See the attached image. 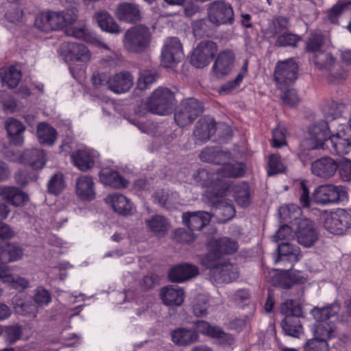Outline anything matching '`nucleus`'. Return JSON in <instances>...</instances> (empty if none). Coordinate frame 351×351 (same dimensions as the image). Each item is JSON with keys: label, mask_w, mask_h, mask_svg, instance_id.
Returning <instances> with one entry per match:
<instances>
[{"label": "nucleus", "mask_w": 351, "mask_h": 351, "mask_svg": "<svg viewBox=\"0 0 351 351\" xmlns=\"http://www.w3.org/2000/svg\"><path fill=\"white\" fill-rule=\"evenodd\" d=\"M60 56L69 64V71L73 77L80 80L85 75L84 64L91 59V53L84 45L64 42L60 48Z\"/></svg>", "instance_id": "nucleus-1"}, {"label": "nucleus", "mask_w": 351, "mask_h": 351, "mask_svg": "<svg viewBox=\"0 0 351 351\" xmlns=\"http://www.w3.org/2000/svg\"><path fill=\"white\" fill-rule=\"evenodd\" d=\"M341 304L338 301L323 308L314 307L311 313L315 322L312 326L313 337L328 341L335 336V325L329 319L340 311Z\"/></svg>", "instance_id": "nucleus-2"}, {"label": "nucleus", "mask_w": 351, "mask_h": 351, "mask_svg": "<svg viewBox=\"0 0 351 351\" xmlns=\"http://www.w3.org/2000/svg\"><path fill=\"white\" fill-rule=\"evenodd\" d=\"M77 18V10L74 8L62 12L45 11L36 16L34 25L38 29L48 32L64 28L75 21Z\"/></svg>", "instance_id": "nucleus-3"}, {"label": "nucleus", "mask_w": 351, "mask_h": 351, "mask_svg": "<svg viewBox=\"0 0 351 351\" xmlns=\"http://www.w3.org/2000/svg\"><path fill=\"white\" fill-rule=\"evenodd\" d=\"M313 62L331 82L339 83L348 77V71L328 51H322L314 55Z\"/></svg>", "instance_id": "nucleus-4"}, {"label": "nucleus", "mask_w": 351, "mask_h": 351, "mask_svg": "<svg viewBox=\"0 0 351 351\" xmlns=\"http://www.w3.org/2000/svg\"><path fill=\"white\" fill-rule=\"evenodd\" d=\"M313 62L331 82L339 83L348 77V71L328 51H322L314 55Z\"/></svg>", "instance_id": "nucleus-5"}, {"label": "nucleus", "mask_w": 351, "mask_h": 351, "mask_svg": "<svg viewBox=\"0 0 351 351\" xmlns=\"http://www.w3.org/2000/svg\"><path fill=\"white\" fill-rule=\"evenodd\" d=\"M175 105L174 93L168 88L158 87L147 99L145 108L151 113L164 116L169 114Z\"/></svg>", "instance_id": "nucleus-6"}, {"label": "nucleus", "mask_w": 351, "mask_h": 351, "mask_svg": "<svg viewBox=\"0 0 351 351\" xmlns=\"http://www.w3.org/2000/svg\"><path fill=\"white\" fill-rule=\"evenodd\" d=\"M195 181L206 188V196L213 201L216 197L227 192L229 185L223 180L219 178L217 171L210 173L205 169H199L193 175Z\"/></svg>", "instance_id": "nucleus-7"}, {"label": "nucleus", "mask_w": 351, "mask_h": 351, "mask_svg": "<svg viewBox=\"0 0 351 351\" xmlns=\"http://www.w3.org/2000/svg\"><path fill=\"white\" fill-rule=\"evenodd\" d=\"M151 34L147 27L143 25H135L128 29L124 35V47L131 52L144 51L150 43Z\"/></svg>", "instance_id": "nucleus-8"}, {"label": "nucleus", "mask_w": 351, "mask_h": 351, "mask_svg": "<svg viewBox=\"0 0 351 351\" xmlns=\"http://www.w3.org/2000/svg\"><path fill=\"white\" fill-rule=\"evenodd\" d=\"M239 248L238 243L228 237L212 239L208 243V253L201 258L203 266L212 265L210 259H219L224 254L234 253Z\"/></svg>", "instance_id": "nucleus-9"}, {"label": "nucleus", "mask_w": 351, "mask_h": 351, "mask_svg": "<svg viewBox=\"0 0 351 351\" xmlns=\"http://www.w3.org/2000/svg\"><path fill=\"white\" fill-rule=\"evenodd\" d=\"M330 133L328 122L324 120L315 122L308 127V136L302 141V146L308 151L322 148Z\"/></svg>", "instance_id": "nucleus-10"}, {"label": "nucleus", "mask_w": 351, "mask_h": 351, "mask_svg": "<svg viewBox=\"0 0 351 351\" xmlns=\"http://www.w3.org/2000/svg\"><path fill=\"white\" fill-rule=\"evenodd\" d=\"M322 218L324 228L333 234H342L351 226V217L343 209L326 212L323 213Z\"/></svg>", "instance_id": "nucleus-11"}, {"label": "nucleus", "mask_w": 351, "mask_h": 351, "mask_svg": "<svg viewBox=\"0 0 351 351\" xmlns=\"http://www.w3.org/2000/svg\"><path fill=\"white\" fill-rule=\"evenodd\" d=\"M203 112L202 104L196 99L183 100L174 114V120L180 127L192 123Z\"/></svg>", "instance_id": "nucleus-12"}, {"label": "nucleus", "mask_w": 351, "mask_h": 351, "mask_svg": "<svg viewBox=\"0 0 351 351\" xmlns=\"http://www.w3.org/2000/svg\"><path fill=\"white\" fill-rule=\"evenodd\" d=\"M347 193L342 186L331 184L317 186L313 191L312 199L319 205H330L339 202Z\"/></svg>", "instance_id": "nucleus-13"}, {"label": "nucleus", "mask_w": 351, "mask_h": 351, "mask_svg": "<svg viewBox=\"0 0 351 351\" xmlns=\"http://www.w3.org/2000/svg\"><path fill=\"white\" fill-rule=\"evenodd\" d=\"M298 66L293 59L278 62L275 68L274 80L278 88L285 89L292 85L298 77Z\"/></svg>", "instance_id": "nucleus-14"}, {"label": "nucleus", "mask_w": 351, "mask_h": 351, "mask_svg": "<svg viewBox=\"0 0 351 351\" xmlns=\"http://www.w3.org/2000/svg\"><path fill=\"white\" fill-rule=\"evenodd\" d=\"M217 52V45L212 40L199 42L191 53V64L197 69L207 66Z\"/></svg>", "instance_id": "nucleus-15"}, {"label": "nucleus", "mask_w": 351, "mask_h": 351, "mask_svg": "<svg viewBox=\"0 0 351 351\" xmlns=\"http://www.w3.org/2000/svg\"><path fill=\"white\" fill-rule=\"evenodd\" d=\"M184 57L182 45L176 37H168L164 40L161 52V63L165 67H173Z\"/></svg>", "instance_id": "nucleus-16"}, {"label": "nucleus", "mask_w": 351, "mask_h": 351, "mask_svg": "<svg viewBox=\"0 0 351 351\" xmlns=\"http://www.w3.org/2000/svg\"><path fill=\"white\" fill-rule=\"evenodd\" d=\"M212 265L204 266L210 269V276L217 283H229L239 277L237 265L228 262L218 263L219 259H210Z\"/></svg>", "instance_id": "nucleus-17"}, {"label": "nucleus", "mask_w": 351, "mask_h": 351, "mask_svg": "<svg viewBox=\"0 0 351 351\" xmlns=\"http://www.w3.org/2000/svg\"><path fill=\"white\" fill-rule=\"evenodd\" d=\"M208 13L210 22L217 25L231 24L234 21V12L231 5L223 0L210 3Z\"/></svg>", "instance_id": "nucleus-18"}, {"label": "nucleus", "mask_w": 351, "mask_h": 351, "mask_svg": "<svg viewBox=\"0 0 351 351\" xmlns=\"http://www.w3.org/2000/svg\"><path fill=\"white\" fill-rule=\"evenodd\" d=\"M330 145V152L339 155L347 154L351 151V128H342L331 134L327 141Z\"/></svg>", "instance_id": "nucleus-19"}, {"label": "nucleus", "mask_w": 351, "mask_h": 351, "mask_svg": "<svg viewBox=\"0 0 351 351\" xmlns=\"http://www.w3.org/2000/svg\"><path fill=\"white\" fill-rule=\"evenodd\" d=\"M295 235L298 242L305 247L313 246L319 239V232L314 223L307 219L299 222Z\"/></svg>", "instance_id": "nucleus-20"}, {"label": "nucleus", "mask_w": 351, "mask_h": 351, "mask_svg": "<svg viewBox=\"0 0 351 351\" xmlns=\"http://www.w3.org/2000/svg\"><path fill=\"white\" fill-rule=\"evenodd\" d=\"M117 18L128 23H135L143 18L142 10L139 5L132 2H122L117 5L115 12Z\"/></svg>", "instance_id": "nucleus-21"}, {"label": "nucleus", "mask_w": 351, "mask_h": 351, "mask_svg": "<svg viewBox=\"0 0 351 351\" xmlns=\"http://www.w3.org/2000/svg\"><path fill=\"white\" fill-rule=\"evenodd\" d=\"M133 84L134 77L130 72L126 71L117 73L107 81L108 88L117 94L129 91Z\"/></svg>", "instance_id": "nucleus-22"}, {"label": "nucleus", "mask_w": 351, "mask_h": 351, "mask_svg": "<svg viewBox=\"0 0 351 351\" xmlns=\"http://www.w3.org/2000/svg\"><path fill=\"white\" fill-rule=\"evenodd\" d=\"M338 163L329 156L322 157L311 163V172L313 175L327 180L335 174Z\"/></svg>", "instance_id": "nucleus-23"}, {"label": "nucleus", "mask_w": 351, "mask_h": 351, "mask_svg": "<svg viewBox=\"0 0 351 351\" xmlns=\"http://www.w3.org/2000/svg\"><path fill=\"white\" fill-rule=\"evenodd\" d=\"M216 132V123L213 119L201 118L195 126L193 136L195 144H202L210 139Z\"/></svg>", "instance_id": "nucleus-24"}, {"label": "nucleus", "mask_w": 351, "mask_h": 351, "mask_svg": "<svg viewBox=\"0 0 351 351\" xmlns=\"http://www.w3.org/2000/svg\"><path fill=\"white\" fill-rule=\"evenodd\" d=\"M97 152L89 148L79 149L71 155L73 165L82 171H86L93 167Z\"/></svg>", "instance_id": "nucleus-25"}, {"label": "nucleus", "mask_w": 351, "mask_h": 351, "mask_svg": "<svg viewBox=\"0 0 351 351\" xmlns=\"http://www.w3.org/2000/svg\"><path fill=\"white\" fill-rule=\"evenodd\" d=\"M277 252L278 256L275 260L276 264L288 263L292 266L301 258L300 247L287 241L278 245Z\"/></svg>", "instance_id": "nucleus-26"}, {"label": "nucleus", "mask_w": 351, "mask_h": 351, "mask_svg": "<svg viewBox=\"0 0 351 351\" xmlns=\"http://www.w3.org/2000/svg\"><path fill=\"white\" fill-rule=\"evenodd\" d=\"M182 217L183 223L191 230H202L211 219L210 214L205 211L186 212Z\"/></svg>", "instance_id": "nucleus-27"}, {"label": "nucleus", "mask_w": 351, "mask_h": 351, "mask_svg": "<svg viewBox=\"0 0 351 351\" xmlns=\"http://www.w3.org/2000/svg\"><path fill=\"white\" fill-rule=\"evenodd\" d=\"M234 61V55L231 50L226 49L221 51L213 66V70L217 77L228 75L232 70Z\"/></svg>", "instance_id": "nucleus-28"}, {"label": "nucleus", "mask_w": 351, "mask_h": 351, "mask_svg": "<svg viewBox=\"0 0 351 351\" xmlns=\"http://www.w3.org/2000/svg\"><path fill=\"white\" fill-rule=\"evenodd\" d=\"M199 274L198 268L191 264L183 263L172 267L169 271L171 282H182L195 277Z\"/></svg>", "instance_id": "nucleus-29"}, {"label": "nucleus", "mask_w": 351, "mask_h": 351, "mask_svg": "<svg viewBox=\"0 0 351 351\" xmlns=\"http://www.w3.org/2000/svg\"><path fill=\"white\" fill-rule=\"evenodd\" d=\"M160 298L167 306H180L184 302V290L178 285H169L160 290Z\"/></svg>", "instance_id": "nucleus-30"}, {"label": "nucleus", "mask_w": 351, "mask_h": 351, "mask_svg": "<svg viewBox=\"0 0 351 351\" xmlns=\"http://www.w3.org/2000/svg\"><path fill=\"white\" fill-rule=\"evenodd\" d=\"M105 201L119 215H128L132 213V203L122 194H109L105 198Z\"/></svg>", "instance_id": "nucleus-31"}, {"label": "nucleus", "mask_w": 351, "mask_h": 351, "mask_svg": "<svg viewBox=\"0 0 351 351\" xmlns=\"http://www.w3.org/2000/svg\"><path fill=\"white\" fill-rule=\"evenodd\" d=\"M93 178L88 176H81L76 179L75 192L84 200L90 201L95 197Z\"/></svg>", "instance_id": "nucleus-32"}, {"label": "nucleus", "mask_w": 351, "mask_h": 351, "mask_svg": "<svg viewBox=\"0 0 351 351\" xmlns=\"http://www.w3.org/2000/svg\"><path fill=\"white\" fill-rule=\"evenodd\" d=\"M172 341L180 346H187L197 342L199 339V335L195 330L178 328L171 333Z\"/></svg>", "instance_id": "nucleus-33"}, {"label": "nucleus", "mask_w": 351, "mask_h": 351, "mask_svg": "<svg viewBox=\"0 0 351 351\" xmlns=\"http://www.w3.org/2000/svg\"><path fill=\"white\" fill-rule=\"evenodd\" d=\"M5 128L12 144L14 145L23 144V134L25 127L22 122L14 118H8L5 122Z\"/></svg>", "instance_id": "nucleus-34"}, {"label": "nucleus", "mask_w": 351, "mask_h": 351, "mask_svg": "<svg viewBox=\"0 0 351 351\" xmlns=\"http://www.w3.org/2000/svg\"><path fill=\"white\" fill-rule=\"evenodd\" d=\"M0 196L5 202L14 206H22L27 199V195L16 186H3L0 189Z\"/></svg>", "instance_id": "nucleus-35"}, {"label": "nucleus", "mask_w": 351, "mask_h": 351, "mask_svg": "<svg viewBox=\"0 0 351 351\" xmlns=\"http://www.w3.org/2000/svg\"><path fill=\"white\" fill-rule=\"evenodd\" d=\"M226 192L221 195L216 197L215 199H208L210 203L215 208L217 215L221 216L222 221H227L232 219L235 214V209L231 202H227L224 199Z\"/></svg>", "instance_id": "nucleus-36"}, {"label": "nucleus", "mask_w": 351, "mask_h": 351, "mask_svg": "<svg viewBox=\"0 0 351 351\" xmlns=\"http://www.w3.org/2000/svg\"><path fill=\"white\" fill-rule=\"evenodd\" d=\"M94 19L104 32L115 34H120L122 32L120 26L107 11L100 10L97 12L94 15Z\"/></svg>", "instance_id": "nucleus-37"}, {"label": "nucleus", "mask_w": 351, "mask_h": 351, "mask_svg": "<svg viewBox=\"0 0 351 351\" xmlns=\"http://www.w3.org/2000/svg\"><path fill=\"white\" fill-rule=\"evenodd\" d=\"M99 179L105 184L116 189L125 188L128 181L117 171L110 169H102L99 173Z\"/></svg>", "instance_id": "nucleus-38"}, {"label": "nucleus", "mask_w": 351, "mask_h": 351, "mask_svg": "<svg viewBox=\"0 0 351 351\" xmlns=\"http://www.w3.org/2000/svg\"><path fill=\"white\" fill-rule=\"evenodd\" d=\"M23 255L21 247L13 243L0 245V261L8 263L20 260Z\"/></svg>", "instance_id": "nucleus-39"}, {"label": "nucleus", "mask_w": 351, "mask_h": 351, "mask_svg": "<svg viewBox=\"0 0 351 351\" xmlns=\"http://www.w3.org/2000/svg\"><path fill=\"white\" fill-rule=\"evenodd\" d=\"M23 162L34 169L43 168L45 165V154L43 149H31L25 150L22 155Z\"/></svg>", "instance_id": "nucleus-40"}, {"label": "nucleus", "mask_w": 351, "mask_h": 351, "mask_svg": "<svg viewBox=\"0 0 351 351\" xmlns=\"http://www.w3.org/2000/svg\"><path fill=\"white\" fill-rule=\"evenodd\" d=\"M0 76L3 84L10 88H14L21 79V72L14 66H6L0 69Z\"/></svg>", "instance_id": "nucleus-41"}, {"label": "nucleus", "mask_w": 351, "mask_h": 351, "mask_svg": "<svg viewBox=\"0 0 351 351\" xmlns=\"http://www.w3.org/2000/svg\"><path fill=\"white\" fill-rule=\"evenodd\" d=\"M146 227L152 233L163 237L167 232L169 223L161 215H154L145 221Z\"/></svg>", "instance_id": "nucleus-42"}, {"label": "nucleus", "mask_w": 351, "mask_h": 351, "mask_svg": "<svg viewBox=\"0 0 351 351\" xmlns=\"http://www.w3.org/2000/svg\"><path fill=\"white\" fill-rule=\"evenodd\" d=\"M235 201L241 207H247L251 203L250 189L247 182H242L233 186Z\"/></svg>", "instance_id": "nucleus-43"}, {"label": "nucleus", "mask_w": 351, "mask_h": 351, "mask_svg": "<svg viewBox=\"0 0 351 351\" xmlns=\"http://www.w3.org/2000/svg\"><path fill=\"white\" fill-rule=\"evenodd\" d=\"M37 135L41 144L51 145L56 139L57 133L56 130L48 123H40L37 127Z\"/></svg>", "instance_id": "nucleus-44"}, {"label": "nucleus", "mask_w": 351, "mask_h": 351, "mask_svg": "<svg viewBox=\"0 0 351 351\" xmlns=\"http://www.w3.org/2000/svg\"><path fill=\"white\" fill-rule=\"evenodd\" d=\"M245 166L241 162L227 163L217 170L219 178L241 177L245 172Z\"/></svg>", "instance_id": "nucleus-45"}, {"label": "nucleus", "mask_w": 351, "mask_h": 351, "mask_svg": "<svg viewBox=\"0 0 351 351\" xmlns=\"http://www.w3.org/2000/svg\"><path fill=\"white\" fill-rule=\"evenodd\" d=\"M324 43V37L319 30L311 32V34L306 42V50L307 52L316 55L322 52V47Z\"/></svg>", "instance_id": "nucleus-46"}, {"label": "nucleus", "mask_w": 351, "mask_h": 351, "mask_svg": "<svg viewBox=\"0 0 351 351\" xmlns=\"http://www.w3.org/2000/svg\"><path fill=\"white\" fill-rule=\"evenodd\" d=\"M154 197L159 204L167 209L176 208L179 204L178 194L176 192L158 191Z\"/></svg>", "instance_id": "nucleus-47"}, {"label": "nucleus", "mask_w": 351, "mask_h": 351, "mask_svg": "<svg viewBox=\"0 0 351 351\" xmlns=\"http://www.w3.org/2000/svg\"><path fill=\"white\" fill-rule=\"evenodd\" d=\"M282 328L289 336L300 338L303 333V328L297 317H285L282 322Z\"/></svg>", "instance_id": "nucleus-48"}, {"label": "nucleus", "mask_w": 351, "mask_h": 351, "mask_svg": "<svg viewBox=\"0 0 351 351\" xmlns=\"http://www.w3.org/2000/svg\"><path fill=\"white\" fill-rule=\"evenodd\" d=\"M209 297L207 294H198L192 304L193 312L196 317H204L208 313L209 307Z\"/></svg>", "instance_id": "nucleus-49"}, {"label": "nucleus", "mask_w": 351, "mask_h": 351, "mask_svg": "<svg viewBox=\"0 0 351 351\" xmlns=\"http://www.w3.org/2000/svg\"><path fill=\"white\" fill-rule=\"evenodd\" d=\"M271 282L275 287H279L282 289H290L293 286L290 270L280 269V271L276 274L271 278Z\"/></svg>", "instance_id": "nucleus-50"}, {"label": "nucleus", "mask_w": 351, "mask_h": 351, "mask_svg": "<svg viewBox=\"0 0 351 351\" xmlns=\"http://www.w3.org/2000/svg\"><path fill=\"white\" fill-rule=\"evenodd\" d=\"M157 79V73L155 71L149 70H142L139 72V76L137 80V88L144 90L149 88Z\"/></svg>", "instance_id": "nucleus-51"}, {"label": "nucleus", "mask_w": 351, "mask_h": 351, "mask_svg": "<svg viewBox=\"0 0 351 351\" xmlns=\"http://www.w3.org/2000/svg\"><path fill=\"white\" fill-rule=\"evenodd\" d=\"M280 311L286 317H297L302 314L300 305L293 300H287L280 306Z\"/></svg>", "instance_id": "nucleus-52"}, {"label": "nucleus", "mask_w": 351, "mask_h": 351, "mask_svg": "<svg viewBox=\"0 0 351 351\" xmlns=\"http://www.w3.org/2000/svg\"><path fill=\"white\" fill-rule=\"evenodd\" d=\"M300 40V37L296 34L285 32L277 37L275 46L295 47Z\"/></svg>", "instance_id": "nucleus-53"}, {"label": "nucleus", "mask_w": 351, "mask_h": 351, "mask_svg": "<svg viewBox=\"0 0 351 351\" xmlns=\"http://www.w3.org/2000/svg\"><path fill=\"white\" fill-rule=\"evenodd\" d=\"M215 339L217 343L222 346H230L234 343V338L232 335L226 332L221 327L217 326L211 336Z\"/></svg>", "instance_id": "nucleus-54"}, {"label": "nucleus", "mask_w": 351, "mask_h": 351, "mask_svg": "<svg viewBox=\"0 0 351 351\" xmlns=\"http://www.w3.org/2000/svg\"><path fill=\"white\" fill-rule=\"evenodd\" d=\"M209 19H202L192 23L193 33L195 37L200 38L210 34Z\"/></svg>", "instance_id": "nucleus-55"}, {"label": "nucleus", "mask_w": 351, "mask_h": 351, "mask_svg": "<svg viewBox=\"0 0 351 351\" xmlns=\"http://www.w3.org/2000/svg\"><path fill=\"white\" fill-rule=\"evenodd\" d=\"M349 10L351 11L350 2L337 3L328 10V20L332 23H337L339 16Z\"/></svg>", "instance_id": "nucleus-56"}, {"label": "nucleus", "mask_w": 351, "mask_h": 351, "mask_svg": "<svg viewBox=\"0 0 351 351\" xmlns=\"http://www.w3.org/2000/svg\"><path fill=\"white\" fill-rule=\"evenodd\" d=\"M3 282L19 291H23L29 285L28 280L25 278L12 274H7L6 276L3 278Z\"/></svg>", "instance_id": "nucleus-57"}, {"label": "nucleus", "mask_w": 351, "mask_h": 351, "mask_svg": "<svg viewBox=\"0 0 351 351\" xmlns=\"http://www.w3.org/2000/svg\"><path fill=\"white\" fill-rule=\"evenodd\" d=\"M304 351H330L328 341L313 337L308 340L304 347Z\"/></svg>", "instance_id": "nucleus-58"}, {"label": "nucleus", "mask_w": 351, "mask_h": 351, "mask_svg": "<svg viewBox=\"0 0 351 351\" xmlns=\"http://www.w3.org/2000/svg\"><path fill=\"white\" fill-rule=\"evenodd\" d=\"M279 213L282 219L292 220L299 217L301 214V209L296 204H292L287 206L280 207Z\"/></svg>", "instance_id": "nucleus-59"}, {"label": "nucleus", "mask_w": 351, "mask_h": 351, "mask_svg": "<svg viewBox=\"0 0 351 351\" xmlns=\"http://www.w3.org/2000/svg\"><path fill=\"white\" fill-rule=\"evenodd\" d=\"M268 165L267 173L269 176L282 173L285 171V167L282 164L280 156L277 154H272L269 156Z\"/></svg>", "instance_id": "nucleus-60"}, {"label": "nucleus", "mask_w": 351, "mask_h": 351, "mask_svg": "<svg viewBox=\"0 0 351 351\" xmlns=\"http://www.w3.org/2000/svg\"><path fill=\"white\" fill-rule=\"evenodd\" d=\"M272 146L279 148L286 145L287 130L280 125H278L272 132Z\"/></svg>", "instance_id": "nucleus-61"}, {"label": "nucleus", "mask_w": 351, "mask_h": 351, "mask_svg": "<svg viewBox=\"0 0 351 351\" xmlns=\"http://www.w3.org/2000/svg\"><path fill=\"white\" fill-rule=\"evenodd\" d=\"M251 317L250 315H244L235 318L229 322L228 328L239 332L247 327H250Z\"/></svg>", "instance_id": "nucleus-62"}, {"label": "nucleus", "mask_w": 351, "mask_h": 351, "mask_svg": "<svg viewBox=\"0 0 351 351\" xmlns=\"http://www.w3.org/2000/svg\"><path fill=\"white\" fill-rule=\"evenodd\" d=\"M281 90L280 99L283 104L293 107L298 104L300 99L295 89L287 87Z\"/></svg>", "instance_id": "nucleus-63"}, {"label": "nucleus", "mask_w": 351, "mask_h": 351, "mask_svg": "<svg viewBox=\"0 0 351 351\" xmlns=\"http://www.w3.org/2000/svg\"><path fill=\"white\" fill-rule=\"evenodd\" d=\"M64 188L63 177L61 173H56L48 183V191L50 193L58 195Z\"/></svg>", "instance_id": "nucleus-64"}]
</instances>
